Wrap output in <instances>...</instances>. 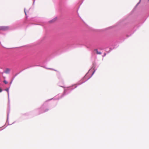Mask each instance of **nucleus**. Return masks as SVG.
<instances>
[{
    "label": "nucleus",
    "instance_id": "nucleus-1",
    "mask_svg": "<svg viewBox=\"0 0 149 149\" xmlns=\"http://www.w3.org/2000/svg\"><path fill=\"white\" fill-rule=\"evenodd\" d=\"M9 29V27L7 26H0V30L2 31H6Z\"/></svg>",
    "mask_w": 149,
    "mask_h": 149
},
{
    "label": "nucleus",
    "instance_id": "nucleus-2",
    "mask_svg": "<svg viewBox=\"0 0 149 149\" xmlns=\"http://www.w3.org/2000/svg\"><path fill=\"white\" fill-rule=\"evenodd\" d=\"M10 70L9 69H6V70L5 71V72L6 73H8L9 72Z\"/></svg>",
    "mask_w": 149,
    "mask_h": 149
},
{
    "label": "nucleus",
    "instance_id": "nucleus-3",
    "mask_svg": "<svg viewBox=\"0 0 149 149\" xmlns=\"http://www.w3.org/2000/svg\"><path fill=\"white\" fill-rule=\"evenodd\" d=\"M95 51H96L97 54H101V53L100 52H99L97 50V49H96L95 50Z\"/></svg>",
    "mask_w": 149,
    "mask_h": 149
},
{
    "label": "nucleus",
    "instance_id": "nucleus-4",
    "mask_svg": "<svg viewBox=\"0 0 149 149\" xmlns=\"http://www.w3.org/2000/svg\"><path fill=\"white\" fill-rule=\"evenodd\" d=\"M3 82L4 83H5V84H7L8 83V82L6 81V80H4L3 81Z\"/></svg>",
    "mask_w": 149,
    "mask_h": 149
},
{
    "label": "nucleus",
    "instance_id": "nucleus-5",
    "mask_svg": "<svg viewBox=\"0 0 149 149\" xmlns=\"http://www.w3.org/2000/svg\"><path fill=\"white\" fill-rule=\"evenodd\" d=\"M6 91L8 93V88H7V89H6Z\"/></svg>",
    "mask_w": 149,
    "mask_h": 149
},
{
    "label": "nucleus",
    "instance_id": "nucleus-6",
    "mask_svg": "<svg viewBox=\"0 0 149 149\" xmlns=\"http://www.w3.org/2000/svg\"><path fill=\"white\" fill-rule=\"evenodd\" d=\"M2 90L1 89V88H0V92H2Z\"/></svg>",
    "mask_w": 149,
    "mask_h": 149
}]
</instances>
